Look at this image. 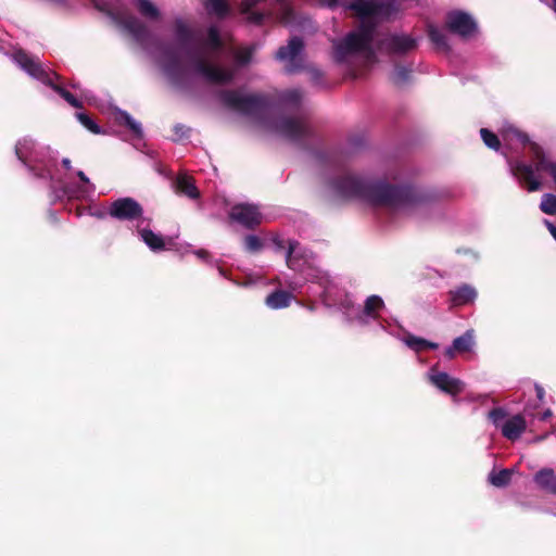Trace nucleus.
Returning <instances> with one entry per match:
<instances>
[{"mask_svg": "<svg viewBox=\"0 0 556 556\" xmlns=\"http://www.w3.org/2000/svg\"><path fill=\"white\" fill-rule=\"evenodd\" d=\"M274 128L280 136L298 144H304L315 137V130L306 118L281 117Z\"/></svg>", "mask_w": 556, "mask_h": 556, "instance_id": "4", "label": "nucleus"}, {"mask_svg": "<svg viewBox=\"0 0 556 556\" xmlns=\"http://www.w3.org/2000/svg\"><path fill=\"white\" fill-rule=\"evenodd\" d=\"M336 195L343 200L358 199L372 206L401 208L422 203L424 194L409 185L368 181L355 175H342L331 181Z\"/></svg>", "mask_w": 556, "mask_h": 556, "instance_id": "1", "label": "nucleus"}, {"mask_svg": "<svg viewBox=\"0 0 556 556\" xmlns=\"http://www.w3.org/2000/svg\"><path fill=\"white\" fill-rule=\"evenodd\" d=\"M13 61L28 75L40 80L41 83L50 84V76L43 68L38 58L31 56L25 50H15L12 54Z\"/></svg>", "mask_w": 556, "mask_h": 556, "instance_id": "9", "label": "nucleus"}, {"mask_svg": "<svg viewBox=\"0 0 556 556\" xmlns=\"http://www.w3.org/2000/svg\"><path fill=\"white\" fill-rule=\"evenodd\" d=\"M489 417L498 427L500 422L506 417V412L501 407H495L489 413Z\"/></svg>", "mask_w": 556, "mask_h": 556, "instance_id": "44", "label": "nucleus"}, {"mask_svg": "<svg viewBox=\"0 0 556 556\" xmlns=\"http://www.w3.org/2000/svg\"><path fill=\"white\" fill-rule=\"evenodd\" d=\"M77 119L80 122V124L86 127L89 131L92 134H101L100 126L86 113H77L76 114Z\"/></svg>", "mask_w": 556, "mask_h": 556, "instance_id": "40", "label": "nucleus"}, {"mask_svg": "<svg viewBox=\"0 0 556 556\" xmlns=\"http://www.w3.org/2000/svg\"><path fill=\"white\" fill-rule=\"evenodd\" d=\"M136 5L142 16L151 20L159 18L160 11L150 0H136Z\"/></svg>", "mask_w": 556, "mask_h": 556, "instance_id": "36", "label": "nucleus"}, {"mask_svg": "<svg viewBox=\"0 0 556 556\" xmlns=\"http://www.w3.org/2000/svg\"><path fill=\"white\" fill-rule=\"evenodd\" d=\"M207 254H208V253H207V251H205V250H200V251L198 252V255H199V256H201V257H204V256H206Z\"/></svg>", "mask_w": 556, "mask_h": 556, "instance_id": "54", "label": "nucleus"}, {"mask_svg": "<svg viewBox=\"0 0 556 556\" xmlns=\"http://www.w3.org/2000/svg\"><path fill=\"white\" fill-rule=\"evenodd\" d=\"M535 485L549 494L556 495V472L552 468H542L533 476Z\"/></svg>", "mask_w": 556, "mask_h": 556, "instance_id": "19", "label": "nucleus"}, {"mask_svg": "<svg viewBox=\"0 0 556 556\" xmlns=\"http://www.w3.org/2000/svg\"><path fill=\"white\" fill-rule=\"evenodd\" d=\"M535 391H536V395H538V397H539L540 400H542V399H543V396H544V389H543L541 386L536 384V386H535Z\"/></svg>", "mask_w": 556, "mask_h": 556, "instance_id": "51", "label": "nucleus"}, {"mask_svg": "<svg viewBox=\"0 0 556 556\" xmlns=\"http://www.w3.org/2000/svg\"><path fill=\"white\" fill-rule=\"evenodd\" d=\"M552 2H553V9L556 12V0H552Z\"/></svg>", "mask_w": 556, "mask_h": 556, "instance_id": "55", "label": "nucleus"}, {"mask_svg": "<svg viewBox=\"0 0 556 556\" xmlns=\"http://www.w3.org/2000/svg\"><path fill=\"white\" fill-rule=\"evenodd\" d=\"M29 146H30V142H28L27 140H24V142L20 141L15 146V154H16L17 159L23 164L28 166L29 170L34 174L35 177L40 178V179L51 180L52 174H51V170L47 166H36V165H29L27 163V156H26V153L24 150H28L30 148Z\"/></svg>", "mask_w": 556, "mask_h": 556, "instance_id": "18", "label": "nucleus"}, {"mask_svg": "<svg viewBox=\"0 0 556 556\" xmlns=\"http://www.w3.org/2000/svg\"><path fill=\"white\" fill-rule=\"evenodd\" d=\"M254 49L252 47L239 50L235 58L239 65H247L251 62Z\"/></svg>", "mask_w": 556, "mask_h": 556, "instance_id": "43", "label": "nucleus"}, {"mask_svg": "<svg viewBox=\"0 0 556 556\" xmlns=\"http://www.w3.org/2000/svg\"><path fill=\"white\" fill-rule=\"evenodd\" d=\"M141 239L152 251H162L165 249V241L162 236L156 235L151 229L140 231Z\"/></svg>", "mask_w": 556, "mask_h": 556, "instance_id": "26", "label": "nucleus"}, {"mask_svg": "<svg viewBox=\"0 0 556 556\" xmlns=\"http://www.w3.org/2000/svg\"><path fill=\"white\" fill-rule=\"evenodd\" d=\"M502 136L507 141H518L522 146H529L534 167L523 162H516L511 165V172L521 184H525L528 191L533 192L541 189V181L535 178L534 170L547 172L556 184V162L547 160L543 148L530 140L529 136L515 126L503 128Z\"/></svg>", "mask_w": 556, "mask_h": 556, "instance_id": "2", "label": "nucleus"}, {"mask_svg": "<svg viewBox=\"0 0 556 556\" xmlns=\"http://www.w3.org/2000/svg\"><path fill=\"white\" fill-rule=\"evenodd\" d=\"M375 25L368 22H362L358 29L353 33L361 37L365 42L371 47L374 40Z\"/></svg>", "mask_w": 556, "mask_h": 556, "instance_id": "37", "label": "nucleus"}, {"mask_svg": "<svg viewBox=\"0 0 556 556\" xmlns=\"http://www.w3.org/2000/svg\"><path fill=\"white\" fill-rule=\"evenodd\" d=\"M49 86L53 91H55L62 99H64L70 105L76 109L83 108V102L79 101L73 93H71L68 90L63 88L61 85L54 84L53 80L50 78V84H46Z\"/></svg>", "mask_w": 556, "mask_h": 556, "instance_id": "30", "label": "nucleus"}, {"mask_svg": "<svg viewBox=\"0 0 556 556\" xmlns=\"http://www.w3.org/2000/svg\"><path fill=\"white\" fill-rule=\"evenodd\" d=\"M456 352H457V350L454 349V344H452V346H450L445 350V356L447 358L452 359V358H454Z\"/></svg>", "mask_w": 556, "mask_h": 556, "instance_id": "50", "label": "nucleus"}, {"mask_svg": "<svg viewBox=\"0 0 556 556\" xmlns=\"http://www.w3.org/2000/svg\"><path fill=\"white\" fill-rule=\"evenodd\" d=\"M273 243L276 245L278 250H283L286 248L285 241L279 237H275L273 239Z\"/></svg>", "mask_w": 556, "mask_h": 556, "instance_id": "48", "label": "nucleus"}, {"mask_svg": "<svg viewBox=\"0 0 556 556\" xmlns=\"http://www.w3.org/2000/svg\"><path fill=\"white\" fill-rule=\"evenodd\" d=\"M263 241L255 235H248L244 238L245 250L251 253L260 252L263 249Z\"/></svg>", "mask_w": 556, "mask_h": 556, "instance_id": "41", "label": "nucleus"}, {"mask_svg": "<svg viewBox=\"0 0 556 556\" xmlns=\"http://www.w3.org/2000/svg\"><path fill=\"white\" fill-rule=\"evenodd\" d=\"M115 122L127 127L136 137H142L140 123L136 122L126 111L117 110L115 112Z\"/></svg>", "mask_w": 556, "mask_h": 556, "instance_id": "23", "label": "nucleus"}, {"mask_svg": "<svg viewBox=\"0 0 556 556\" xmlns=\"http://www.w3.org/2000/svg\"><path fill=\"white\" fill-rule=\"evenodd\" d=\"M303 92L300 89L286 90L280 94V103L290 109H298L301 105Z\"/></svg>", "mask_w": 556, "mask_h": 556, "instance_id": "28", "label": "nucleus"}, {"mask_svg": "<svg viewBox=\"0 0 556 556\" xmlns=\"http://www.w3.org/2000/svg\"><path fill=\"white\" fill-rule=\"evenodd\" d=\"M450 302L453 306H463L472 303L477 298V291L469 285H462L448 292Z\"/></svg>", "mask_w": 556, "mask_h": 556, "instance_id": "20", "label": "nucleus"}, {"mask_svg": "<svg viewBox=\"0 0 556 556\" xmlns=\"http://www.w3.org/2000/svg\"><path fill=\"white\" fill-rule=\"evenodd\" d=\"M480 136L484 144L492 149L497 151L501 148V141L496 134L489 130L488 128H481L480 129Z\"/></svg>", "mask_w": 556, "mask_h": 556, "instance_id": "38", "label": "nucleus"}, {"mask_svg": "<svg viewBox=\"0 0 556 556\" xmlns=\"http://www.w3.org/2000/svg\"><path fill=\"white\" fill-rule=\"evenodd\" d=\"M361 52L372 53L371 47L353 31H350L343 40L333 45V59L337 63L345 62L346 58Z\"/></svg>", "mask_w": 556, "mask_h": 556, "instance_id": "6", "label": "nucleus"}, {"mask_svg": "<svg viewBox=\"0 0 556 556\" xmlns=\"http://www.w3.org/2000/svg\"><path fill=\"white\" fill-rule=\"evenodd\" d=\"M207 41L212 49L218 50L223 47L219 30L215 26H211L207 30Z\"/></svg>", "mask_w": 556, "mask_h": 556, "instance_id": "42", "label": "nucleus"}, {"mask_svg": "<svg viewBox=\"0 0 556 556\" xmlns=\"http://www.w3.org/2000/svg\"><path fill=\"white\" fill-rule=\"evenodd\" d=\"M164 56V72L174 85H180L182 80V68L178 54L172 47L162 49Z\"/></svg>", "mask_w": 556, "mask_h": 556, "instance_id": "15", "label": "nucleus"}, {"mask_svg": "<svg viewBox=\"0 0 556 556\" xmlns=\"http://www.w3.org/2000/svg\"><path fill=\"white\" fill-rule=\"evenodd\" d=\"M304 42L300 37H292L287 46H281L276 52V59L279 61H287L286 71L290 74L296 73L302 70V59L300 58L303 51Z\"/></svg>", "mask_w": 556, "mask_h": 556, "instance_id": "7", "label": "nucleus"}, {"mask_svg": "<svg viewBox=\"0 0 556 556\" xmlns=\"http://www.w3.org/2000/svg\"><path fill=\"white\" fill-rule=\"evenodd\" d=\"M263 17H264V16H263V14H262V13H258V12H251V14H250V16H249V18H250L252 22L256 23V24L262 23Z\"/></svg>", "mask_w": 556, "mask_h": 556, "instance_id": "47", "label": "nucleus"}, {"mask_svg": "<svg viewBox=\"0 0 556 556\" xmlns=\"http://www.w3.org/2000/svg\"><path fill=\"white\" fill-rule=\"evenodd\" d=\"M175 34L182 48H186L193 40V31L180 18L175 21Z\"/></svg>", "mask_w": 556, "mask_h": 556, "instance_id": "25", "label": "nucleus"}, {"mask_svg": "<svg viewBox=\"0 0 556 556\" xmlns=\"http://www.w3.org/2000/svg\"><path fill=\"white\" fill-rule=\"evenodd\" d=\"M175 189L177 193L184 194L190 199H198L200 197L194 179L188 175L177 176L175 180Z\"/></svg>", "mask_w": 556, "mask_h": 556, "instance_id": "21", "label": "nucleus"}, {"mask_svg": "<svg viewBox=\"0 0 556 556\" xmlns=\"http://www.w3.org/2000/svg\"><path fill=\"white\" fill-rule=\"evenodd\" d=\"M405 343L408 348L414 350L415 352H422L426 350H437L439 348L438 343L428 341L424 338H419L413 334H408L405 338Z\"/></svg>", "mask_w": 556, "mask_h": 556, "instance_id": "27", "label": "nucleus"}, {"mask_svg": "<svg viewBox=\"0 0 556 556\" xmlns=\"http://www.w3.org/2000/svg\"><path fill=\"white\" fill-rule=\"evenodd\" d=\"M410 74V68L396 64L390 79L395 86L402 87L409 81Z\"/></svg>", "mask_w": 556, "mask_h": 556, "instance_id": "34", "label": "nucleus"}, {"mask_svg": "<svg viewBox=\"0 0 556 556\" xmlns=\"http://www.w3.org/2000/svg\"><path fill=\"white\" fill-rule=\"evenodd\" d=\"M313 256V252L304 249L296 240H288L286 251V265L288 268L298 271L302 269L304 264H307Z\"/></svg>", "mask_w": 556, "mask_h": 556, "instance_id": "13", "label": "nucleus"}, {"mask_svg": "<svg viewBox=\"0 0 556 556\" xmlns=\"http://www.w3.org/2000/svg\"><path fill=\"white\" fill-rule=\"evenodd\" d=\"M194 73L202 76L207 83L225 85L233 79V73L229 70L208 62L205 58L189 53Z\"/></svg>", "mask_w": 556, "mask_h": 556, "instance_id": "5", "label": "nucleus"}, {"mask_svg": "<svg viewBox=\"0 0 556 556\" xmlns=\"http://www.w3.org/2000/svg\"><path fill=\"white\" fill-rule=\"evenodd\" d=\"M62 165L66 168V169H71L72 167V162L70 159H63L62 160Z\"/></svg>", "mask_w": 556, "mask_h": 556, "instance_id": "52", "label": "nucleus"}, {"mask_svg": "<svg viewBox=\"0 0 556 556\" xmlns=\"http://www.w3.org/2000/svg\"><path fill=\"white\" fill-rule=\"evenodd\" d=\"M453 344L454 349H456L458 353L470 351L473 344V330H467L460 337L455 338Z\"/></svg>", "mask_w": 556, "mask_h": 556, "instance_id": "35", "label": "nucleus"}, {"mask_svg": "<svg viewBox=\"0 0 556 556\" xmlns=\"http://www.w3.org/2000/svg\"><path fill=\"white\" fill-rule=\"evenodd\" d=\"M219 97L227 108L247 116L260 117L264 115L270 106V99L264 93L243 96L237 90H223Z\"/></svg>", "mask_w": 556, "mask_h": 556, "instance_id": "3", "label": "nucleus"}, {"mask_svg": "<svg viewBox=\"0 0 556 556\" xmlns=\"http://www.w3.org/2000/svg\"><path fill=\"white\" fill-rule=\"evenodd\" d=\"M124 27L137 38H142L147 35V26L136 16H127L123 21Z\"/></svg>", "mask_w": 556, "mask_h": 556, "instance_id": "29", "label": "nucleus"}, {"mask_svg": "<svg viewBox=\"0 0 556 556\" xmlns=\"http://www.w3.org/2000/svg\"><path fill=\"white\" fill-rule=\"evenodd\" d=\"M428 37L431 40V42L441 50H447L448 45L445 35L434 25L429 24L428 28Z\"/></svg>", "mask_w": 556, "mask_h": 556, "instance_id": "33", "label": "nucleus"}, {"mask_svg": "<svg viewBox=\"0 0 556 556\" xmlns=\"http://www.w3.org/2000/svg\"><path fill=\"white\" fill-rule=\"evenodd\" d=\"M311 79L318 84L323 78V73L319 70L313 68L309 71Z\"/></svg>", "mask_w": 556, "mask_h": 556, "instance_id": "46", "label": "nucleus"}, {"mask_svg": "<svg viewBox=\"0 0 556 556\" xmlns=\"http://www.w3.org/2000/svg\"><path fill=\"white\" fill-rule=\"evenodd\" d=\"M540 208L543 213L547 215L556 214V195L552 193H546L542 197V201L540 204Z\"/></svg>", "mask_w": 556, "mask_h": 556, "instance_id": "39", "label": "nucleus"}, {"mask_svg": "<svg viewBox=\"0 0 556 556\" xmlns=\"http://www.w3.org/2000/svg\"><path fill=\"white\" fill-rule=\"evenodd\" d=\"M175 134L178 135L180 138L188 137L191 129L185 125H176L174 127Z\"/></svg>", "mask_w": 556, "mask_h": 556, "instance_id": "45", "label": "nucleus"}, {"mask_svg": "<svg viewBox=\"0 0 556 556\" xmlns=\"http://www.w3.org/2000/svg\"><path fill=\"white\" fill-rule=\"evenodd\" d=\"M433 386L450 395H458L464 391L465 383L446 372H435L430 376Z\"/></svg>", "mask_w": 556, "mask_h": 556, "instance_id": "16", "label": "nucleus"}, {"mask_svg": "<svg viewBox=\"0 0 556 556\" xmlns=\"http://www.w3.org/2000/svg\"><path fill=\"white\" fill-rule=\"evenodd\" d=\"M551 416H552V412H551V409H546V410L542 414V416H541V418H540V419H541V420H547V418H549Z\"/></svg>", "mask_w": 556, "mask_h": 556, "instance_id": "53", "label": "nucleus"}, {"mask_svg": "<svg viewBox=\"0 0 556 556\" xmlns=\"http://www.w3.org/2000/svg\"><path fill=\"white\" fill-rule=\"evenodd\" d=\"M76 175L81 182H84L86 185H90L89 178L86 176V174L83 170H78Z\"/></svg>", "mask_w": 556, "mask_h": 556, "instance_id": "49", "label": "nucleus"}, {"mask_svg": "<svg viewBox=\"0 0 556 556\" xmlns=\"http://www.w3.org/2000/svg\"><path fill=\"white\" fill-rule=\"evenodd\" d=\"M346 8L358 17L365 18L389 13L391 4L375 0H351Z\"/></svg>", "mask_w": 556, "mask_h": 556, "instance_id": "12", "label": "nucleus"}, {"mask_svg": "<svg viewBox=\"0 0 556 556\" xmlns=\"http://www.w3.org/2000/svg\"><path fill=\"white\" fill-rule=\"evenodd\" d=\"M109 214L118 220L132 222L142 217L143 207L134 198H119L111 203Z\"/></svg>", "mask_w": 556, "mask_h": 556, "instance_id": "8", "label": "nucleus"}, {"mask_svg": "<svg viewBox=\"0 0 556 556\" xmlns=\"http://www.w3.org/2000/svg\"><path fill=\"white\" fill-rule=\"evenodd\" d=\"M513 470L511 469H502L500 471H491L489 475V481L492 485L496 488L507 486L511 480Z\"/></svg>", "mask_w": 556, "mask_h": 556, "instance_id": "31", "label": "nucleus"}, {"mask_svg": "<svg viewBox=\"0 0 556 556\" xmlns=\"http://www.w3.org/2000/svg\"><path fill=\"white\" fill-rule=\"evenodd\" d=\"M383 46L389 54L404 55L417 48V40L408 35H391Z\"/></svg>", "mask_w": 556, "mask_h": 556, "instance_id": "14", "label": "nucleus"}, {"mask_svg": "<svg viewBox=\"0 0 556 556\" xmlns=\"http://www.w3.org/2000/svg\"><path fill=\"white\" fill-rule=\"evenodd\" d=\"M384 306L383 300L379 295H370L366 299L364 314L371 318H377L378 312Z\"/></svg>", "mask_w": 556, "mask_h": 556, "instance_id": "32", "label": "nucleus"}, {"mask_svg": "<svg viewBox=\"0 0 556 556\" xmlns=\"http://www.w3.org/2000/svg\"><path fill=\"white\" fill-rule=\"evenodd\" d=\"M229 218L247 229H255L262 223V214L254 204L240 203L231 207Z\"/></svg>", "mask_w": 556, "mask_h": 556, "instance_id": "10", "label": "nucleus"}, {"mask_svg": "<svg viewBox=\"0 0 556 556\" xmlns=\"http://www.w3.org/2000/svg\"><path fill=\"white\" fill-rule=\"evenodd\" d=\"M446 27L451 33L467 37L476 30V23L463 11H451L446 15Z\"/></svg>", "mask_w": 556, "mask_h": 556, "instance_id": "11", "label": "nucleus"}, {"mask_svg": "<svg viewBox=\"0 0 556 556\" xmlns=\"http://www.w3.org/2000/svg\"><path fill=\"white\" fill-rule=\"evenodd\" d=\"M526 428V419L520 414L514 415L501 426L503 437L510 441H516L519 439L525 432Z\"/></svg>", "mask_w": 556, "mask_h": 556, "instance_id": "17", "label": "nucleus"}, {"mask_svg": "<svg viewBox=\"0 0 556 556\" xmlns=\"http://www.w3.org/2000/svg\"><path fill=\"white\" fill-rule=\"evenodd\" d=\"M203 5L208 14L218 18L226 17L230 12V7L226 0H203Z\"/></svg>", "mask_w": 556, "mask_h": 556, "instance_id": "24", "label": "nucleus"}, {"mask_svg": "<svg viewBox=\"0 0 556 556\" xmlns=\"http://www.w3.org/2000/svg\"><path fill=\"white\" fill-rule=\"evenodd\" d=\"M292 294L286 290H275L265 299V304L271 309L286 308L291 304Z\"/></svg>", "mask_w": 556, "mask_h": 556, "instance_id": "22", "label": "nucleus"}]
</instances>
